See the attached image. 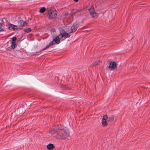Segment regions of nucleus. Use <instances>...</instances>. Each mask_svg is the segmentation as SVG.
Returning <instances> with one entry per match:
<instances>
[{
  "instance_id": "nucleus-15",
  "label": "nucleus",
  "mask_w": 150,
  "mask_h": 150,
  "mask_svg": "<svg viewBox=\"0 0 150 150\" xmlns=\"http://www.w3.org/2000/svg\"><path fill=\"white\" fill-rule=\"evenodd\" d=\"M114 120V116L113 115L111 116L108 119V120L109 121H112Z\"/></svg>"
},
{
  "instance_id": "nucleus-1",
  "label": "nucleus",
  "mask_w": 150,
  "mask_h": 150,
  "mask_svg": "<svg viewBox=\"0 0 150 150\" xmlns=\"http://www.w3.org/2000/svg\"><path fill=\"white\" fill-rule=\"evenodd\" d=\"M57 135V139H64L69 136V132L67 129H59Z\"/></svg>"
},
{
  "instance_id": "nucleus-3",
  "label": "nucleus",
  "mask_w": 150,
  "mask_h": 150,
  "mask_svg": "<svg viewBox=\"0 0 150 150\" xmlns=\"http://www.w3.org/2000/svg\"><path fill=\"white\" fill-rule=\"evenodd\" d=\"M59 129L57 127H54L50 131V132L53 137L57 139V133H58Z\"/></svg>"
},
{
  "instance_id": "nucleus-17",
  "label": "nucleus",
  "mask_w": 150,
  "mask_h": 150,
  "mask_svg": "<svg viewBox=\"0 0 150 150\" xmlns=\"http://www.w3.org/2000/svg\"><path fill=\"white\" fill-rule=\"evenodd\" d=\"M56 30L55 29L52 28L51 30V32L53 36H54V35L55 33Z\"/></svg>"
},
{
  "instance_id": "nucleus-16",
  "label": "nucleus",
  "mask_w": 150,
  "mask_h": 150,
  "mask_svg": "<svg viewBox=\"0 0 150 150\" xmlns=\"http://www.w3.org/2000/svg\"><path fill=\"white\" fill-rule=\"evenodd\" d=\"M16 42H13L12 41V45H11V47L13 49H14L15 47Z\"/></svg>"
},
{
  "instance_id": "nucleus-21",
  "label": "nucleus",
  "mask_w": 150,
  "mask_h": 150,
  "mask_svg": "<svg viewBox=\"0 0 150 150\" xmlns=\"http://www.w3.org/2000/svg\"><path fill=\"white\" fill-rule=\"evenodd\" d=\"M3 30L2 28V25L1 23H0V31Z\"/></svg>"
},
{
  "instance_id": "nucleus-18",
  "label": "nucleus",
  "mask_w": 150,
  "mask_h": 150,
  "mask_svg": "<svg viewBox=\"0 0 150 150\" xmlns=\"http://www.w3.org/2000/svg\"><path fill=\"white\" fill-rule=\"evenodd\" d=\"M101 62L100 61H97L95 62L94 65H98L101 63Z\"/></svg>"
},
{
  "instance_id": "nucleus-5",
  "label": "nucleus",
  "mask_w": 150,
  "mask_h": 150,
  "mask_svg": "<svg viewBox=\"0 0 150 150\" xmlns=\"http://www.w3.org/2000/svg\"><path fill=\"white\" fill-rule=\"evenodd\" d=\"M88 10L90 11L91 15L93 18L96 17L98 16V14L94 11V8L93 6H92L91 8L88 9Z\"/></svg>"
},
{
  "instance_id": "nucleus-12",
  "label": "nucleus",
  "mask_w": 150,
  "mask_h": 150,
  "mask_svg": "<svg viewBox=\"0 0 150 150\" xmlns=\"http://www.w3.org/2000/svg\"><path fill=\"white\" fill-rule=\"evenodd\" d=\"M47 147L48 149L51 150L54 148V146L53 144H49L47 146Z\"/></svg>"
},
{
  "instance_id": "nucleus-7",
  "label": "nucleus",
  "mask_w": 150,
  "mask_h": 150,
  "mask_svg": "<svg viewBox=\"0 0 150 150\" xmlns=\"http://www.w3.org/2000/svg\"><path fill=\"white\" fill-rule=\"evenodd\" d=\"M57 16V14L55 11H52L49 12L48 13V17L50 19L55 18Z\"/></svg>"
},
{
  "instance_id": "nucleus-25",
  "label": "nucleus",
  "mask_w": 150,
  "mask_h": 150,
  "mask_svg": "<svg viewBox=\"0 0 150 150\" xmlns=\"http://www.w3.org/2000/svg\"><path fill=\"white\" fill-rule=\"evenodd\" d=\"M74 1L76 2H77L78 1V0H74Z\"/></svg>"
},
{
  "instance_id": "nucleus-10",
  "label": "nucleus",
  "mask_w": 150,
  "mask_h": 150,
  "mask_svg": "<svg viewBox=\"0 0 150 150\" xmlns=\"http://www.w3.org/2000/svg\"><path fill=\"white\" fill-rule=\"evenodd\" d=\"M28 25V23H26L23 20L19 21L18 22V25L20 27L24 26L25 25Z\"/></svg>"
},
{
  "instance_id": "nucleus-22",
  "label": "nucleus",
  "mask_w": 150,
  "mask_h": 150,
  "mask_svg": "<svg viewBox=\"0 0 150 150\" xmlns=\"http://www.w3.org/2000/svg\"><path fill=\"white\" fill-rule=\"evenodd\" d=\"M65 88L67 89H70V88H69V87H68L67 86H65Z\"/></svg>"
},
{
  "instance_id": "nucleus-4",
  "label": "nucleus",
  "mask_w": 150,
  "mask_h": 150,
  "mask_svg": "<svg viewBox=\"0 0 150 150\" xmlns=\"http://www.w3.org/2000/svg\"><path fill=\"white\" fill-rule=\"evenodd\" d=\"M79 25L78 24L74 23L73 25L69 28V29H70L71 31L68 30V31L69 32V33H71L73 32H74L76 31L77 29L78 28Z\"/></svg>"
},
{
  "instance_id": "nucleus-13",
  "label": "nucleus",
  "mask_w": 150,
  "mask_h": 150,
  "mask_svg": "<svg viewBox=\"0 0 150 150\" xmlns=\"http://www.w3.org/2000/svg\"><path fill=\"white\" fill-rule=\"evenodd\" d=\"M46 8L45 7L41 8L40 10V12L42 13H43L45 11Z\"/></svg>"
},
{
  "instance_id": "nucleus-20",
  "label": "nucleus",
  "mask_w": 150,
  "mask_h": 150,
  "mask_svg": "<svg viewBox=\"0 0 150 150\" xmlns=\"http://www.w3.org/2000/svg\"><path fill=\"white\" fill-rule=\"evenodd\" d=\"M16 37H14L12 38V41L13 42H16Z\"/></svg>"
},
{
  "instance_id": "nucleus-11",
  "label": "nucleus",
  "mask_w": 150,
  "mask_h": 150,
  "mask_svg": "<svg viewBox=\"0 0 150 150\" xmlns=\"http://www.w3.org/2000/svg\"><path fill=\"white\" fill-rule=\"evenodd\" d=\"M62 36L63 38H69L70 37V35L69 33L66 32L65 31L62 33Z\"/></svg>"
},
{
  "instance_id": "nucleus-2",
  "label": "nucleus",
  "mask_w": 150,
  "mask_h": 150,
  "mask_svg": "<svg viewBox=\"0 0 150 150\" xmlns=\"http://www.w3.org/2000/svg\"><path fill=\"white\" fill-rule=\"evenodd\" d=\"M52 37L53 40L45 48L43 49L42 50H45L48 48L49 47L52 46V45L55 44V43H56L57 44H58L60 43V40L57 36L56 37H54L55 36H53Z\"/></svg>"
},
{
  "instance_id": "nucleus-9",
  "label": "nucleus",
  "mask_w": 150,
  "mask_h": 150,
  "mask_svg": "<svg viewBox=\"0 0 150 150\" xmlns=\"http://www.w3.org/2000/svg\"><path fill=\"white\" fill-rule=\"evenodd\" d=\"M8 26L9 29L11 30H14L18 28L17 26L11 23L8 24Z\"/></svg>"
},
{
  "instance_id": "nucleus-6",
  "label": "nucleus",
  "mask_w": 150,
  "mask_h": 150,
  "mask_svg": "<svg viewBox=\"0 0 150 150\" xmlns=\"http://www.w3.org/2000/svg\"><path fill=\"white\" fill-rule=\"evenodd\" d=\"M108 119L107 115H105L103 117L102 120V125L103 126H105L107 125L108 123L106 120Z\"/></svg>"
},
{
  "instance_id": "nucleus-19",
  "label": "nucleus",
  "mask_w": 150,
  "mask_h": 150,
  "mask_svg": "<svg viewBox=\"0 0 150 150\" xmlns=\"http://www.w3.org/2000/svg\"><path fill=\"white\" fill-rule=\"evenodd\" d=\"M57 37H58L59 40H60V39H62V38H63V36H62V33H61L60 34H59L57 36Z\"/></svg>"
},
{
  "instance_id": "nucleus-24",
  "label": "nucleus",
  "mask_w": 150,
  "mask_h": 150,
  "mask_svg": "<svg viewBox=\"0 0 150 150\" xmlns=\"http://www.w3.org/2000/svg\"><path fill=\"white\" fill-rule=\"evenodd\" d=\"M81 11V10H79V9H78L77 11H76L78 13V12H79V11Z\"/></svg>"
},
{
  "instance_id": "nucleus-14",
  "label": "nucleus",
  "mask_w": 150,
  "mask_h": 150,
  "mask_svg": "<svg viewBox=\"0 0 150 150\" xmlns=\"http://www.w3.org/2000/svg\"><path fill=\"white\" fill-rule=\"evenodd\" d=\"M23 30L25 32L27 33H28L31 31V28H28L24 29Z\"/></svg>"
},
{
  "instance_id": "nucleus-23",
  "label": "nucleus",
  "mask_w": 150,
  "mask_h": 150,
  "mask_svg": "<svg viewBox=\"0 0 150 150\" xmlns=\"http://www.w3.org/2000/svg\"><path fill=\"white\" fill-rule=\"evenodd\" d=\"M77 13V12L76 11H75V12H73V13H73V14H75L76 13Z\"/></svg>"
},
{
  "instance_id": "nucleus-8",
  "label": "nucleus",
  "mask_w": 150,
  "mask_h": 150,
  "mask_svg": "<svg viewBox=\"0 0 150 150\" xmlns=\"http://www.w3.org/2000/svg\"><path fill=\"white\" fill-rule=\"evenodd\" d=\"M116 67V64L115 62H111L109 64V68L111 70L114 69Z\"/></svg>"
}]
</instances>
